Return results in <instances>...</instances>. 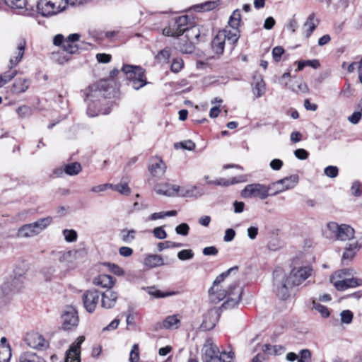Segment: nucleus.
Listing matches in <instances>:
<instances>
[{"label": "nucleus", "mask_w": 362, "mask_h": 362, "mask_svg": "<svg viewBox=\"0 0 362 362\" xmlns=\"http://www.w3.org/2000/svg\"><path fill=\"white\" fill-rule=\"evenodd\" d=\"M238 267H234L229 269L226 272L218 275L213 283V286L209 290V294L211 300L214 303H218L220 301L226 299L222 304L224 309H230L234 308L240 300L243 289L239 286L238 284L233 282L231 284L227 290L222 289L221 283H222L225 278L233 270H237Z\"/></svg>", "instance_id": "obj_1"}, {"label": "nucleus", "mask_w": 362, "mask_h": 362, "mask_svg": "<svg viewBox=\"0 0 362 362\" xmlns=\"http://www.w3.org/2000/svg\"><path fill=\"white\" fill-rule=\"evenodd\" d=\"M202 359L203 362H233L234 353L221 351L214 340L209 338L202 348Z\"/></svg>", "instance_id": "obj_2"}, {"label": "nucleus", "mask_w": 362, "mask_h": 362, "mask_svg": "<svg viewBox=\"0 0 362 362\" xmlns=\"http://www.w3.org/2000/svg\"><path fill=\"white\" fill-rule=\"evenodd\" d=\"M110 88L107 81L101 80L95 84L90 86L86 93V99L90 101L88 104L87 114L90 117H94L100 112L99 109L95 108V98L100 100L105 99L110 97L109 89Z\"/></svg>", "instance_id": "obj_3"}, {"label": "nucleus", "mask_w": 362, "mask_h": 362, "mask_svg": "<svg viewBox=\"0 0 362 362\" xmlns=\"http://www.w3.org/2000/svg\"><path fill=\"white\" fill-rule=\"evenodd\" d=\"M325 233L327 238L333 240L349 241L354 238L355 230L349 225L329 222L327 224Z\"/></svg>", "instance_id": "obj_4"}, {"label": "nucleus", "mask_w": 362, "mask_h": 362, "mask_svg": "<svg viewBox=\"0 0 362 362\" xmlns=\"http://www.w3.org/2000/svg\"><path fill=\"white\" fill-rule=\"evenodd\" d=\"M68 5V0H38L36 1L39 14L44 17H52L64 11Z\"/></svg>", "instance_id": "obj_5"}, {"label": "nucleus", "mask_w": 362, "mask_h": 362, "mask_svg": "<svg viewBox=\"0 0 362 362\" xmlns=\"http://www.w3.org/2000/svg\"><path fill=\"white\" fill-rule=\"evenodd\" d=\"M122 71L134 89L139 90L147 84L145 70L141 66L126 64Z\"/></svg>", "instance_id": "obj_6"}, {"label": "nucleus", "mask_w": 362, "mask_h": 362, "mask_svg": "<svg viewBox=\"0 0 362 362\" xmlns=\"http://www.w3.org/2000/svg\"><path fill=\"white\" fill-rule=\"evenodd\" d=\"M274 292L276 296L283 299H286L290 296V290L293 285L288 281V276L281 270H275L273 273Z\"/></svg>", "instance_id": "obj_7"}, {"label": "nucleus", "mask_w": 362, "mask_h": 362, "mask_svg": "<svg viewBox=\"0 0 362 362\" xmlns=\"http://www.w3.org/2000/svg\"><path fill=\"white\" fill-rule=\"evenodd\" d=\"M52 221V218L47 216L40 218L33 223L25 224L18 228L17 236L24 238L35 236L47 228V227L51 224Z\"/></svg>", "instance_id": "obj_8"}, {"label": "nucleus", "mask_w": 362, "mask_h": 362, "mask_svg": "<svg viewBox=\"0 0 362 362\" xmlns=\"http://www.w3.org/2000/svg\"><path fill=\"white\" fill-rule=\"evenodd\" d=\"M272 187V184L268 186L259 183L250 184L245 186L241 194L245 198L258 197L260 199H265L272 196V193H269Z\"/></svg>", "instance_id": "obj_9"}, {"label": "nucleus", "mask_w": 362, "mask_h": 362, "mask_svg": "<svg viewBox=\"0 0 362 362\" xmlns=\"http://www.w3.org/2000/svg\"><path fill=\"white\" fill-rule=\"evenodd\" d=\"M188 23L189 18L187 16L177 17L173 19L168 28L163 29V33L166 36H180L187 29Z\"/></svg>", "instance_id": "obj_10"}, {"label": "nucleus", "mask_w": 362, "mask_h": 362, "mask_svg": "<svg viewBox=\"0 0 362 362\" xmlns=\"http://www.w3.org/2000/svg\"><path fill=\"white\" fill-rule=\"evenodd\" d=\"M312 273L313 269L310 267L294 268L291 271L288 276V281H291L293 286H298L310 276Z\"/></svg>", "instance_id": "obj_11"}, {"label": "nucleus", "mask_w": 362, "mask_h": 362, "mask_svg": "<svg viewBox=\"0 0 362 362\" xmlns=\"http://www.w3.org/2000/svg\"><path fill=\"white\" fill-rule=\"evenodd\" d=\"M26 344L35 349H45L49 346L48 341L44 337L37 332H29L25 338Z\"/></svg>", "instance_id": "obj_12"}, {"label": "nucleus", "mask_w": 362, "mask_h": 362, "mask_svg": "<svg viewBox=\"0 0 362 362\" xmlns=\"http://www.w3.org/2000/svg\"><path fill=\"white\" fill-rule=\"evenodd\" d=\"M100 298L99 292L96 289L86 291L83 296L82 300L85 309L88 313H93L98 305Z\"/></svg>", "instance_id": "obj_13"}, {"label": "nucleus", "mask_w": 362, "mask_h": 362, "mask_svg": "<svg viewBox=\"0 0 362 362\" xmlns=\"http://www.w3.org/2000/svg\"><path fill=\"white\" fill-rule=\"evenodd\" d=\"M337 290L343 291L349 288H356L362 286V279L360 278H341L330 281Z\"/></svg>", "instance_id": "obj_14"}, {"label": "nucleus", "mask_w": 362, "mask_h": 362, "mask_svg": "<svg viewBox=\"0 0 362 362\" xmlns=\"http://www.w3.org/2000/svg\"><path fill=\"white\" fill-rule=\"evenodd\" d=\"M298 180L299 178L297 175H291L290 176L286 177L283 179L272 182V186L273 187L279 185L282 186L279 189L272 192L271 195L274 196L280 192L293 188L298 184Z\"/></svg>", "instance_id": "obj_15"}, {"label": "nucleus", "mask_w": 362, "mask_h": 362, "mask_svg": "<svg viewBox=\"0 0 362 362\" xmlns=\"http://www.w3.org/2000/svg\"><path fill=\"white\" fill-rule=\"evenodd\" d=\"M85 337L80 336L77 341L74 342L66 351L65 362H80L81 345L84 341Z\"/></svg>", "instance_id": "obj_16"}, {"label": "nucleus", "mask_w": 362, "mask_h": 362, "mask_svg": "<svg viewBox=\"0 0 362 362\" xmlns=\"http://www.w3.org/2000/svg\"><path fill=\"white\" fill-rule=\"evenodd\" d=\"M62 327L65 330H69L78 325V317L76 311L73 308H68L62 315Z\"/></svg>", "instance_id": "obj_17"}, {"label": "nucleus", "mask_w": 362, "mask_h": 362, "mask_svg": "<svg viewBox=\"0 0 362 362\" xmlns=\"http://www.w3.org/2000/svg\"><path fill=\"white\" fill-rule=\"evenodd\" d=\"M118 293L111 289H107L101 294V307L105 309L113 308L118 299Z\"/></svg>", "instance_id": "obj_18"}, {"label": "nucleus", "mask_w": 362, "mask_h": 362, "mask_svg": "<svg viewBox=\"0 0 362 362\" xmlns=\"http://www.w3.org/2000/svg\"><path fill=\"white\" fill-rule=\"evenodd\" d=\"M178 185L169 183H159L154 186L156 192L166 197H176Z\"/></svg>", "instance_id": "obj_19"}, {"label": "nucleus", "mask_w": 362, "mask_h": 362, "mask_svg": "<svg viewBox=\"0 0 362 362\" xmlns=\"http://www.w3.org/2000/svg\"><path fill=\"white\" fill-rule=\"evenodd\" d=\"M218 319V312L215 310H209L204 315V320L202 323V328L204 330H210L212 329Z\"/></svg>", "instance_id": "obj_20"}, {"label": "nucleus", "mask_w": 362, "mask_h": 362, "mask_svg": "<svg viewBox=\"0 0 362 362\" xmlns=\"http://www.w3.org/2000/svg\"><path fill=\"white\" fill-rule=\"evenodd\" d=\"M80 37L81 35L78 33L69 35L65 40L62 47L63 50L69 54H76L78 51V47L74 43L79 40Z\"/></svg>", "instance_id": "obj_21"}, {"label": "nucleus", "mask_w": 362, "mask_h": 362, "mask_svg": "<svg viewBox=\"0 0 362 362\" xmlns=\"http://www.w3.org/2000/svg\"><path fill=\"white\" fill-rule=\"evenodd\" d=\"M164 264L165 262L163 257L158 255L148 254L144 259V265L148 269L160 267Z\"/></svg>", "instance_id": "obj_22"}, {"label": "nucleus", "mask_w": 362, "mask_h": 362, "mask_svg": "<svg viewBox=\"0 0 362 362\" xmlns=\"http://www.w3.org/2000/svg\"><path fill=\"white\" fill-rule=\"evenodd\" d=\"M226 36V33L218 32L211 41V48L216 54L223 52Z\"/></svg>", "instance_id": "obj_23"}, {"label": "nucleus", "mask_w": 362, "mask_h": 362, "mask_svg": "<svg viewBox=\"0 0 362 362\" xmlns=\"http://www.w3.org/2000/svg\"><path fill=\"white\" fill-rule=\"evenodd\" d=\"M252 84V93L256 98L262 97L266 93V85L261 76H255Z\"/></svg>", "instance_id": "obj_24"}, {"label": "nucleus", "mask_w": 362, "mask_h": 362, "mask_svg": "<svg viewBox=\"0 0 362 362\" xmlns=\"http://www.w3.org/2000/svg\"><path fill=\"white\" fill-rule=\"evenodd\" d=\"M115 279L107 274H100L93 279V284L98 286L110 289L114 286Z\"/></svg>", "instance_id": "obj_25"}, {"label": "nucleus", "mask_w": 362, "mask_h": 362, "mask_svg": "<svg viewBox=\"0 0 362 362\" xmlns=\"http://www.w3.org/2000/svg\"><path fill=\"white\" fill-rule=\"evenodd\" d=\"M201 194L202 193L199 191L198 187L195 185L185 187L178 186L176 196L183 197H192L200 196Z\"/></svg>", "instance_id": "obj_26"}, {"label": "nucleus", "mask_w": 362, "mask_h": 362, "mask_svg": "<svg viewBox=\"0 0 362 362\" xmlns=\"http://www.w3.org/2000/svg\"><path fill=\"white\" fill-rule=\"evenodd\" d=\"M165 164L158 158L149 166L151 174L156 177H161L165 174Z\"/></svg>", "instance_id": "obj_27"}, {"label": "nucleus", "mask_w": 362, "mask_h": 362, "mask_svg": "<svg viewBox=\"0 0 362 362\" xmlns=\"http://www.w3.org/2000/svg\"><path fill=\"white\" fill-rule=\"evenodd\" d=\"M185 33H186L185 37L193 43H196L200 41L199 37H201V32L198 26H192L189 22L187 25V29Z\"/></svg>", "instance_id": "obj_28"}, {"label": "nucleus", "mask_w": 362, "mask_h": 362, "mask_svg": "<svg viewBox=\"0 0 362 362\" xmlns=\"http://www.w3.org/2000/svg\"><path fill=\"white\" fill-rule=\"evenodd\" d=\"M18 362H47L46 360L33 351H24L18 358Z\"/></svg>", "instance_id": "obj_29"}, {"label": "nucleus", "mask_w": 362, "mask_h": 362, "mask_svg": "<svg viewBox=\"0 0 362 362\" xmlns=\"http://www.w3.org/2000/svg\"><path fill=\"white\" fill-rule=\"evenodd\" d=\"M5 3L13 8H23L27 11L32 10L35 3H30L29 0H4Z\"/></svg>", "instance_id": "obj_30"}, {"label": "nucleus", "mask_w": 362, "mask_h": 362, "mask_svg": "<svg viewBox=\"0 0 362 362\" xmlns=\"http://www.w3.org/2000/svg\"><path fill=\"white\" fill-rule=\"evenodd\" d=\"M175 48L182 53L191 54L194 50V43L188 39L182 38L176 43Z\"/></svg>", "instance_id": "obj_31"}, {"label": "nucleus", "mask_w": 362, "mask_h": 362, "mask_svg": "<svg viewBox=\"0 0 362 362\" xmlns=\"http://www.w3.org/2000/svg\"><path fill=\"white\" fill-rule=\"evenodd\" d=\"M319 20L316 18L315 13H310L307 18L305 22L303 24L304 27H307L306 37H309L313 32L315 30L317 25L319 24Z\"/></svg>", "instance_id": "obj_32"}, {"label": "nucleus", "mask_w": 362, "mask_h": 362, "mask_svg": "<svg viewBox=\"0 0 362 362\" xmlns=\"http://www.w3.org/2000/svg\"><path fill=\"white\" fill-rule=\"evenodd\" d=\"M30 86V81L26 78H19L16 80L11 88L13 93L20 94L25 92Z\"/></svg>", "instance_id": "obj_33"}, {"label": "nucleus", "mask_w": 362, "mask_h": 362, "mask_svg": "<svg viewBox=\"0 0 362 362\" xmlns=\"http://www.w3.org/2000/svg\"><path fill=\"white\" fill-rule=\"evenodd\" d=\"M25 48V42L24 40H21L18 45V54L15 59L11 58L9 61V67L10 69L16 66L22 59L24 51Z\"/></svg>", "instance_id": "obj_34"}, {"label": "nucleus", "mask_w": 362, "mask_h": 362, "mask_svg": "<svg viewBox=\"0 0 362 362\" xmlns=\"http://www.w3.org/2000/svg\"><path fill=\"white\" fill-rule=\"evenodd\" d=\"M180 322V319L178 315H173L168 316L163 322V327L170 329H177Z\"/></svg>", "instance_id": "obj_35"}, {"label": "nucleus", "mask_w": 362, "mask_h": 362, "mask_svg": "<svg viewBox=\"0 0 362 362\" xmlns=\"http://www.w3.org/2000/svg\"><path fill=\"white\" fill-rule=\"evenodd\" d=\"M262 350L264 353H269L271 355H281L285 351V348L281 345H271L265 344L262 345Z\"/></svg>", "instance_id": "obj_36"}, {"label": "nucleus", "mask_w": 362, "mask_h": 362, "mask_svg": "<svg viewBox=\"0 0 362 362\" xmlns=\"http://www.w3.org/2000/svg\"><path fill=\"white\" fill-rule=\"evenodd\" d=\"M136 231L134 229H122L120 232L119 236L121 240L124 243L129 244L135 239Z\"/></svg>", "instance_id": "obj_37"}, {"label": "nucleus", "mask_w": 362, "mask_h": 362, "mask_svg": "<svg viewBox=\"0 0 362 362\" xmlns=\"http://www.w3.org/2000/svg\"><path fill=\"white\" fill-rule=\"evenodd\" d=\"M220 4V1H209L195 6L197 11H209L216 8Z\"/></svg>", "instance_id": "obj_38"}, {"label": "nucleus", "mask_w": 362, "mask_h": 362, "mask_svg": "<svg viewBox=\"0 0 362 362\" xmlns=\"http://www.w3.org/2000/svg\"><path fill=\"white\" fill-rule=\"evenodd\" d=\"M241 21L240 11L238 9L235 10L230 16L228 24L234 30H238Z\"/></svg>", "instance_id": "obj_39"}, {"label": "nucleus", "mask_w": 362, "mask_h": 362, "mask_svg": "<svg viewBox=\"0 0 362 362\" xmlns=\"http://www.w3.org/2000/svg\"><path fill=\"white\" fill-rule=\"evenodd\" d=\"M354 274V270L353 269H342L337 271L333 274L330 276V281L334 280V279H341L346 278L350 276H352Z\"/></svg>", "instance_id": "obj_40"}, {"label": "nucleus", "mask_w": 362, "mask_h": 362, "mask_svg": "<svg viewBox=\"0 0 362 362\" xmlns=\"http://www.w3.org/2000/svg\"><path fill=\"white\" fill-rule=\"evenodd\" d=\"M81 170V165L79 163L75 162L65 165L64 172L69 175H78Z\"/></svg>", "instance_id": "obj_41"}, {"label": "nucleus", "mask_w": 362, "mask_h": 362, "mask_svg": "<svg viewBox=\"0 0 362 362\" xmlns=\"http://www.w3.org/2000/svg\"><path fill=\"white\" fill-rule=\"evenodd\" d=\"M170 55V48L165 47L158 53V54L156 56V59L160 62L168 63Z\"/></svg>", "instance_id": "obj_42"}, {"label": "nucleus", "mask_w": 362, "mask_h": 362, "mask_svg": "<svg viewBox=\"0 0 362 362\" xmlns=\"http://www.w3.org/2000/svg\"><path fill=\"white\" fill-rule=\"evenodd\" d=\"M111 189L124 195H129L131 193V189L127 183L112 184Z\"/></svg>", "instance_id": "obj_43"}, {"label": "nucleus", "mask_w": 362, "mask_h": 362, "mask_svg": "<svg viewBox=\"0 0 362 362\" xmlns=\"http://www.w3.org/2000/svg\"><path fill=\"white\" fill-rule=\"evenodd\" d=\"M148 293L151 296H152L156 298H165V297H168V296H175L177 293V292L170 291V292L164 293V292L160 291V290H157L153 288H149Z\"/></svg>", "instance_id": "obj_44"}, {"label": "nucleus", "mask_w": 362, "mask_h": 362, "mask_svg": "<svg viewBox=\"0 0 362 362\" xmlns=\"http://www.w3.org/2000/svg\"><path fill=\"white\" fill-rule=\"evenodd\" d=\"M62 233L66 242L72 243L77 240L78 235L76 231L74 230L64 229L62 231Z\"/></svg>", "instance_id": "obj_45"}, {"label": "nucleus", "mask_w": 362, "mask_h": 362, "mask_svg": "<svg viewBox=\"0 0 362 362\" xmlns=\"http://www.w3.org/2000/svg\"><path fill=\"white\" fill-rule=\"evenodd\" d=\"M174 147L176 149L182 148L188 151H192L195 148V144L192 140H185L180 143H175Z\"/></svg>", "instance_id": "obj_46"}, {"label": "nucleus", "mask_w": 362, "mask_h": 362, "mask_svg": "<svg viewBox=\"0 0 362 362\" xmlns=\"http://www.w3.org/2000/svg\"><path fill=\"white\" fill-rule=\"evenodd\" d=\"M184 66V62L181 58L177 57L173 60L170 70L174 73H178Z\"/></svg>", "instance_id": "obj_47"}, {"label": "nucleus", "mask_w": 362, "mask_h": 362, "mask_svg": "<svg viewBox=\"0 0 362 362\" xmlns=\"http://www.w3.org/2000/svg\"><path fill=\"white\" fill-rule=\"evenodd\" d=\"M16 74L17 71H13L11 72H6L0 76V87H2L4 84L12 80Z\"/></svg>", "instance_id": "obj_48"}, {"label": "nucleus", "mask_w": 362, "mask_h": 362, "mask_svg": "<svg viewBox=\"0 0 362 362\" xmlns=\"http://www.w3.org/2000/svg\"><path fill=\"white\" fill-rule=\"evenodd\" d=\"M341 321L344 324L351 323L354 317L353 313L349 310H345L340 313Z\"/></svg>", "instance_id": "obj_49"}, {"label": "nucleus", "mask_w": 362, "mask_h": 362, "mask_svg": "<svg viewBox=\"0 0 362 362\" xmlns=\"http://www.w3.org/2000/svg\"><path fill=\"white\" fill-rule=\"evenodd\" d=\"M182 246V245L181 243L172 242V241H165L164 243H159L158 244V251L160 252L166 248L180 247Z\"/></svg>", "instance_id": "obj_50"}, {"label": "nucleus", "mask_w": 362, "mask_h": 362, "mask_svg": "<svg viewBox=\"0 0 362 362\" xmlns=\"http://www.w3.org/2000/svg\"><path fill=\"white\" fill-rule=\"evenodd\" d=\"M11 356V349L8 347L0 348V362H7Z\"/></svg>", "instance_id": "obj_51"}, {"label": "nucleus", "mask_w": 362, "mask_h": 362, "mask_svg": "<svg viewBox=\"0 0 362 362\" xmlns=\"http://www.w3.org/2000/svg\"><path fill=\"white\" fill-rule=\"evenodd\" d=\"M194 257V252L192 250H182L177 253V257L180 260H188L192 259Z\"/></svg>", "instance_id": "obj_52"}, {"label": "nucleus", "mask_w": 362, "mask_h": 362, "mask_svg": "<svg viewBox=\"0 0 362 362\" xmlns=\"http://www.w3.org/2000/svg\"><path fill=\"white\" fill-rule=\"evenodd\" d=\"M240 181L236 179V177H233L231 181L229 180H209L208 181L209 184L211 185H221V186H228L230 185H233L235 183L239 182Z\"/></svg>", "instance_id": "obj_53"}, {"label": "nucleus", "mask_w": 362, "mask_h": 362, "mask_svg": "<svg viewBox=\"0 0 362 362\" xmlns=\"http://www.w3.org/2000/svg\"><path fill=\"white\" fill-rule=\"evenodd\" d=\"M299 358L298 362H310L311 361V352L308 349H303L299 353Z\"/></svg>", "instance_id": "obj_54"}, {"label": "nucleus", "mask_w": 362, "mask_h": 362, "mask_svg": "<svg viewBox=\"0 0 362 362\" xmlns=\"http://www.w3.org/2000/svg\"><path fill=\"white\" fill-rule=\"evenodd\" d=\"M351 191L353 195L361 197L362 195V184L359 181L354 182L351 187Z\"/></svg>", "instance_id": "obj_55"}, {"label": "nucleus", "mask_w": 362, "mask_h": 362, "mask_svg": "<svg viewBox=\"0 0 362 362\" xmlns=\"http://www.w3.org/2000/svg\"><path fill=\"white\" fill-rule=\"evenodd\" d=\"M325 174L331 178H334L338 175L339 170L337 166L329 165L325 168Z\"/></svg>", "instance_id": "obj_56"}, {"label": "nucleus", "mask_w": 362, "mask_h": 362, "mask_svg": "<svg viewBox=\"0 0 362 362\" xmlns=\"http://www.w3.org/2000/svg\"><path fill=\"white\" fill-rule=\"evenodd\" d=\"M223 33H226V39L230 41L232 43H235L239 39V35L238 30H234L233 32L228 31L226 30H223Z\"/></svg>", "instance_id": "obj_57"}, {"label": "nucleus", "mask_w": 362, "mask_h": 362, "mask_svg": "<svg viewBox=\"0 0 362 362\" xmlns=\"http://www.w3.org/2000/svg\"><path fill=\"white\" fill-rule=\"evenodd\" d=\"M139 359V346L137 344H134L131 351L129 356L130 362H138Z\"/></svg>", "instance_id": "obj_58"}, {"label": "nucleus", "mask_w": 362, "mask_h": 362, "mask_svg": "<svg viewBox=\"0 0 362 362\" xmlns=\"http://www.w3.org/2000/svg\"><path fill=\"white\" fill-rule=\"evenodd\" d=\"M16 112L21 117H26L31 115V109L26 105L18 107Z\"/></svg>", "instance_id": "obj_59"}, {"label": "nucleus", "mask_w": 362, "mask_h": 362, "mask_svg": "<svg viewBox=\"0 0 362 362\" xmlns=\"http://www.w3.org/2000/svg\"><path fill=\"white\" fill-rule=\"evenodd\" d=\"M284 52V49L281 46L275 47L272 49V57L276 62H279L282 54Z\"/></svg>", "instance_id": "obj_60"}, {"label": "nucleus", "mask_w": 362, "mask_h": 362, "mask_svg": "<svg viewBox=\"0 0 362 362\" xmlns=\"http://www.w3.org/2000/svg\"><path fill=\"white\" fill-rule=\"evenodd\" d=\"M314 308L317 310L322 317H327L329 315L328 308L320 303H314Z\"/></svg>", "instance_id": "obj_61"}, {"label": "nucleus", "mask_w": 362, "mask_h": 362, "mask_svg": "<svg viewBox=\"0 0 362 362\" xmlns=\"http://www.w3.org/2000/svg\"><path fill=\"white\" fill-rule=\"evenodd\" d=\"M111 187H112V184H108V183L102 184V185L93 186L91 188L90 191L94 193H100V192L107 190V189H111Z\"/></svg>", "instance_id": "obj_62"}, {"label": "nucleus", "mask_w": 362, "mask_h": 362, "mask_svg": "<svg viewBox=\"0 0 362 362\" xmlns=\"http://www.w3.org/2000/svg\"><path fill=\"white\" fill-rule=\"evenodd\" d=\"M189 227L187 223H181L175 228V231L179 235H187L189 233Z\"/></svg>", "instance_id": "obj_63"}, {"label": "nucleus", "mask_w": 362, "mask_h": 362, "mask_svg": "<svg viewBox=\"0 0 362 362\" xmlns=\"http://www.w3.org/2000/svg\"><path fill=\"white\" fill-rule=\"evenodd\" d=\"M153 235L156 238L160 240L165 239L167 237L166 232L163 229L162 227H156L153 229Z\"/></svg>", "instance_id": "obj_64"}]
</instances>
